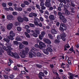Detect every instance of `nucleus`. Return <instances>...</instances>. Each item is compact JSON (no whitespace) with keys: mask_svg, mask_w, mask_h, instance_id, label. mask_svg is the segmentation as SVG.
<instances>
[{"mask_svg":"<svg viewBox=\"0 0 79 79\" xmlns=\"http://www.w3.org/2000/svg\"><path fill=\"white\" fill-rule=\"evenodd\" d=\"M7 50V54L9 56H14L15 58H19V56H18V54L16 53H14L13 52H11V51L13 50L12 48H11V47L9 46H7L6 48Z\"/></svg>","mask_w":79,"mask_h":79,"instance_id":"obj_1","label":"nucleus"},{"mask_svg":"<svg viewBox=\"0 0 79 79\" xmlns=\"http://www.w3.org/2000/svg\"><path fill=\"white\" fill-rule=\"evenodd\" d=\"M25 51L24 50L22 52H20L19 53V55L22 58H24L26 57V55L27 54H28V52H29V50L27 48H25Z\"/></svg>","mask_w":79,"mask_h":79,"instance_id":"obj_2","label":"nucleus"},{"mask_svg":"<svg viewBox=\"0 0 79 79\" xmlns=\"http://www.w3.org/2000/svg\"><path fill=\"white\" fill-rule=\"evenodd\" d=\"M60 29L62 31H64V30L66 31L67 29V27L66 26V25L63 23H61L60 24Z\"/></svg>","mask_w":79,"mask_h":79,"instance_id":"obj_3","label":"nucleus"},{"mask_svg":"<svg viewBox=\"0 0 79 79\" xmlns=\"http://www.w3.org/2000/svg\"><path fill=\"white\" fill-rule=\"evenodd\" d=\"M10 36L9 37V39H10V40H13L14 38L13 37L15 36V33H14V32L12 31H10L9 33Z\"/></svg>","mask_w":79,"mask_h":79,"instance_id":"obj_4","label":"nucleus"},{"mask_svg":"<svg viewBox=\"0 0 79 79\" xmlns=\"http://www.w3.org/2000/svg\"><path fill=\"white\" fill-rule=\"evenodd\" d=\"M39 44L40 45L39 48L41 50L43 48H45L46 47V45L43 42H40L39 43Z\"/></svg>","mask_w":79,"mask_h":79,"instance_id":"obj_5","label":"nucleus"},{"mask_svg":"<svg viewBox=\"0 0 79 79\" xmlns=\"http://www.w3.org/2000/svg\"><path fill=\"white\" fill-rule=\"evenodd\" d=\"M66 36V35L64 33H63L60 35L61 39L63 41H66V38H65Z\"/></svg>","mask_w":79,"mask_h":79,"instance_id":"obj_6","label":"nucleus"},{"mask_svg":"<svg viewBox=\"0 0 79 79\" xmlns=\"http://www.w3.org/2000/svg\"><path fill=\"white\" fill-rule=\"evenodd\" d=\"M34 51H38V49H37L35 48L32 47L31 48V52H33V53H34V57H35L36 56V54H35V52H34Z\"/></svg>","mask_w":79,"mask_h":79,"instance_id":"obj_7","label":"nucleus"},{"mask_svg":"<svg viewBox=\"0 0 79 79\" xmlns=\"http://www.w3.org/2000/svg\"><path fill=\"white\" fill-rule=\"evenodd\" d=\"M46 2L45 3V6L47 7H50V0H46Z\"/></svg>","mask_w":79,"mask_h":79,"instance_id":"obj_8","label":"nucleus"},{"mask_svg":"<svg viewBox=\"0 0 79 79\" xmlns=\"http://www.w3.org/2000/svg\"><path fill=\"white\" fill-rule=\"evenodd\" d=\"M13 23H9L7 27V29L8 30H10L13 27Z\"/></svg>","mask_w":79,"mask_h":79,"instance_id":"obj_9","label":"nucleus"},{"mask_svg":"<svg viewBox=\"0 0 79 79\" xmlns=\"http://www.w3.org/2000/svg\"><path fill=\"white\" fill-rule=\"evenodd\" d=\"M43 52L44 53V54H45L47 55H48L49 53L48 52V50H47V48H46V49H44V48L43 49Z\"/></svg>","mask_w":79,"mask_h":79,"instance_id":"obj_10","label":"nucleus"},{"mask_svg":"<svg viewBox=\"0 0 79 79\" xmlns=\"http://www.w3.org/2000/svg\"><path fill=\"white\" fill-rule=\"evenodd\" d=\"M17 20H18V21L20 23H23V18L20 17H18L17 18Z\"/></svg>","mask_w":79,"mask_h":79,"instance_id":"obj_11","label":"nucleus"},{"mask_svg":"<svg viewBox=\"0 0 79 79\" xmlns=\"http://www.w3.org/2000/svg\"><path fill=\"white\" fill-rule=\"evenodd\" d=\"M7 18L9 20H11L12 19H14L13 16L11 15H7Z\"/></svg>","mask_w":79,"mask_h":79,"instance_id":"obj_12","label":"nucleus"},{"mask_svg":"<svg viewBox=\"0 0 79 79\" xmlns=\"http://www.w3.org/2000/svg\"><path fill=\"white\" fill-rule=\"evenodd\" d=\"M68 74L70 76L69 78L70 79H74L73 78V77H74V74H72V73L68 72Z\"/></svg>","mask_w":79,"mask_h":79,"instance_id":"obj_13","label":"nucleus"},{"mask_svg":"<svg viewBox=\"0 0 79 79\" xmlns=\"http://www.w3.org/2000/svg\"><path fill=\"white\" fill-rule=\"evenodd\" d=\"M34 53L33 52H29L28 55H29V56L30 58H32L33 57V55L34 56Z\"/></svg>","mask_w":79,"mask_h":79,"instance_id":"obj_14","label":"nucleus"},{"mask_svg":"<svg viewBox=\"0 0 79 79\" xmlns=\"http://www.w3.org/2000/svg\"><path fill=\"white\" fill-rule=\"evenodd\" d=\"M9 62L8 63V65L10 66H11V63H13V61L10 59H9Z\"/></svg>","mask_w":79,"mask_h":79,"instance_id":"obj_15","label":"nucleus"},{"mask_svg":"<svg viewBox=\"0 0 79 79\" xmlns=\"http://www.w3.org/2000/svg\"><path fill=\"white\" fill-rule=\"evenodd\" d=\"M49 18L51 20H55V16L53 15H51L49 16Z\"/></svg>","mask_w":79,"mask_h":79,"instance_id":"obj_16","label":"nucleus"},{"mask_svg":"<svg viewBox=\"0 0 79 79\" xmlns=\"http://www.w3.org/2000/svg\"><path fill=\"white\" fill-rule=\"evenodd\" d=\"M51 32L52 34H57V31L56 30L52 29L51 30Z\"/></svg>","mask_w":79,"mask_h":79,"instance_id":"obj_17","label":"nucleus"},{"mask_svg":"<svg viewBox=\"0 0 79 79\" xmlns=\"http://www.w3.org/2000/svg\"><path fill=\"white\" fill-rule=\"evenodd\" d=\"M65 13L67 15H70V12L67 10H65Z\"/></svg>","mask_w":79,"mask_h":79,"instance_id":"obj_18","label":"nucleus"},{"mask_svg":"<svg viewBox=\"0 0 79 79\" xmlns=\"http://www.w3.org/2000/svg\"><path fill=\"white\" fill-rule=\"evenodd\" d=\"M25 47V46H24V45H23L21 43L19 44V48L20 49H22V48H24V47Z\"/></svg>","mask_w":79,"mask_h":79,"instance_id":"obj_19","label":"nucleus"},{"mask_svg":"<svg viewBox=\"0 0 79 79\" xmlns=\"http://www.w3.org/2000/svg\"><path fill=\"white\" fill-rule=\"evenodd\" d=\"M0 28L2 31H3V32H5V27H1Z\"/></svg>","mask_w":79,"mask_h":79,"instance_id":"obj_20","label":"nucleus"},{"mask_svg":"<svg viewBox=\"0 0 79 79\" xmlns=\"http://www.w3.org/2000/svg\"><path fill=\"white\" fill-rule=\"evenodd\" d=\"M47 49L48 50V52H53V49H52L51 48H47Z\"/></svg>","mask_w":79,"mask_h":79,"instance_id":"obj_21","label":"nucleus"},{"mask_svg":"<svg viewBox=\"0 0 79 79\" xmlns=\"http://www.w3.org/2000/svg\"><path fill=\"white\" fill-rule=\"evenodd\" d=\"M25 34L27 37V38H30V35H29L28 33H27L26 32H25Z\"/></svg>","mask_w":79,"mask_h":79,"instance_id":"obj_22","label":"nucleus"},{"mask_svg":"<svg viewBox=\"0 0 79 79\" xmlns=\"http://www.w3.org/2000/svg\"><path fill=\"white\" fill-rule=\"evenodd\" d=\"M36 55L37 56H42V54L40 53V52H37L36 53Z\"/></svg>","mask_w":79,"mask_h":79,"instance_id":"obj_23","label":"nucleus"},{"mask_svg":"<svg viewBox=\"0 0 79 79\" xmlns=\"http://www.w3.org/2000/svg\"><path fill=\"white\" fill-rule=\"evenodd\" d=\"M44 37V36H43L41 35H39V39H40V40H42V39H43V37Z\"/></svg>","mask_w":79,"mask_h":79,"instance_id":"obj_24","label":"nucleus"},{"mask_svg":"<svg viewBox=\"0 0 79 79\" xmlns=\"http://www.w3.org/2000/svg\"><path fill=\"white\" fill-rule=\"evenodd\" d=\"M39 29H37V30H35V32L37 34H38V35L40 34V31H39Z\"/></svg>","mask_w":79,"mask_h":79,"instance_id":"obj_25","label":"nucleus"},{"mask_svg":"<svg viewBox=\"0 0 79 79\" xmlns=\"http://www.w3.org/2000/svg\"><path fill=\"white\" fill-rule=\"evenodd\" d=\"M23 19V20H24L25 21H29V19L27 17H25Z\"/></svg>","mask_w":79,"mask_h":79,"instance_id":"obj_26","label":"nucleus"},{"mask_svg":"<svg viewBox=\"0 0 79 79\" xmlns=\"http://www.w3.org/2000/svg\"><path fill=\"white\" fill-rule=\"evenodd\" d=\"M16 40H18V41H21V39H20L19 37L17 36L16 37Z\"/></svg>","mask_w":79,"mask_h":79,"instance_id":"obj_27","label":"nucleus"},{"mask_svg":"<svg viewBox=\"0 0 79 79\" xmlns=\"http://www.w3.org/2000/svg\"><path fill=\"white\" fill-rule=\"evenodd\" d=\"M60 42V41L59 40H56L54 41V42H55L56 44H58Z\"/></svg>","mask_w":79,"mask_h":79,"instance_id":"obj_28","label":"nucleus"},{"mask_svg":"<svg viewBox=\"0 0 79 79\" xmlns=\"http://www.w3.org/2000/svg\"><path fill=\"white\" fill-rule=\"evenodd\" d=\"M59 6L60 7V8H62V7H63V6H64V5L63 4V3L60 2L59 5Z\"/></svg>","mask_w":79,"mask_h":79,"instance_id":"obj_29","label":"nucleus"},{"mask_svg":"<svg viewBox=\"0 0 79 79\" xmlns=\"http://www.w3.org/2000/svg\"><path fill=\"white\" fill-rule=\"evenodd\" d=\"M17 29L18 31H21V28L20 27H17Z\"/></svg>","mask_w":79,"mask_h":79,"instance_id":"obj_30","label":"nucleus"},{"mask_svg":"<svg viewBox=\"0 0 79 79\" xmlns=\"http://www.w3.org/2000/svg\"><path fill=\"white\" fill-rule=\"evenodd\" d=\"M22 43L24 45H28V44H29L28 42L27 41H23Z\"/></svg>","mask_w":79,"mask_h":79,"instance_id":"obj_31","label":"nucleus"},{"mask_svg":"<svg viewBox=\"0 0 79 79\" xmlns=\"http://www.w3.org/2000/svg\"><path fill=\"white\" fill-rule=\"evenodd\" d=\"M48 39H43V41L44 42L46 43V44L47 43H48L47 42H48Z\"/></svg>","mask_w":79,"mask_h":79,"instance_id":"obj_32","label":"nucleus"},{"mask_svg":"<svg viewBox=\"0 0 79 79\" xmlns=\"http://www.w3.org/2000/svg\"><path fill=\"white\" fill-rule=\"evenodd\" d=\"M31 35H33L35 37H37L38 36L35 33H33L32 34H31Z\"/></svg>","mask_w":79,"mask_h":79,"instance_id":"obj_33","label":"nucleus"},{"mask_svg":"<svg viewBox=\"0 0 79 79\" xmlns=\"http://www.w3.org/2000/svg\"><path fill=\"white\" fill-rule=\"evenodd\" d=\"M4 40H5V42H6L7 43H8L10 42V40H7V39L4 38L3 39Z\"/></svg>","mask_w":79,"mask_h":79,"instance_id":"obj_34","label":"nucleus"},{"mask_svg":"<svg viewBox=\"0 0 79 79\" xmlns=\"http://www.w3.org/2000/svg\"><path fill=\"white\" fill-rule=\"evenodd\" d=\"M45 34V33L44 31H42L41 32V35L43 37H44V35Z\"/></svg>","mask_w":79,"mask_h":79,"instance_id":"obj_35","label":"nucleus"},{"mask_svg":"<svg viewBox=\"0 0 79 79\" xmlns=\"http://www.w3.org/2000/svg\"><path fill=\"white\" fill-rule=\"evenodd\" d=\"M48 36L50 38V39H53V36H52V35H50V34H48Z\"/></svg>","mask_w":79,"mask_h":79,"instance_id":"obj_36","label":"nucleus"},{"mask_svg":"<svg viewBox=\"0 0 79 79\" xmlns=\"http://www.w3.org/2000/svg\"><path fill=\"white\" fill-rule=\"evenodd\" d=\"M59 18L60 19H63L64 18V17L63 15H61V16H60Z\"/></svg>","mask_w":79,"mask_h":79,"instance_id":"obj_37","label":"nucleus"},{"mask_svg":"<svg viewBox=\"0 0 79 79\" xmlns=\"http://www.w3.org/2000/svg\"><path fill=\"white\" fill-rule=\"evenodd\" d=\"M53 73H54V74H56V75H57V76H59L58 73H56V71H55L54 70H53Z\"/></svg>","mask_w":79,"mask_h":79,"instance_id":"obj_38","label":"nucleus"},{"mask_svg":"<svg viewBox=\"0 0 79 79\" xmlns=\"http://www.w3.org/2000/svg\"><path fill=\"white\" fill-rule=\"evenodd\" d=\"M24 3L25 4V5H29V2L27 1H25L24 2Z\"/></svg>","mask_w":79,"mask_h":79,"instance_id":"obj_39","label":"nucleus"},{"mask_svg":"<svg viewBox=\"0 0 79 79\" xmlns=\"http://www.w3.org/2000/svg\"><path fill=\"white\" fill-rule=\"evenodd\" d=\"M29 16L30 18H32V17H33V13H31L29 15Z\"/></svg>","mask_w":79,"mask_h":79,"instance_id":"obj_40","label":"nucleus"},{"mask_svg":"<svg viewBox=\"0 0 79 79\" xmlns=\"http://www.w3.org/2000/svg\"><path fill=\"white\" fill-rule=\"evenodd\" d=\"M12 14L13 15L16 16V15H18V13L16 12H13Z\"/></svg>","mask_w":79,"mask_h":79,"instance_id":"obj_41","label":"nucleus"},{"mask_svg":"<svg viewBox=\"0 0 79 79\" xmlns=\"http://www.w3.org/2000/svg\"><path fill=\"white\" fill-rule=\"evenodd\" d=\"M39 75L41 76H44V74L42 72H40L39 73Z\"/></svg>","mask_w":79,"mask_h":79,"instance_id":"obj_42","label":"nucleus"},{"mask_svg":"<svg viewBox=\"0 0 79 79\" xmlns=\"http://www.w3.org/2000/svg\"><path fill=\"white\" fill-rule=\"evenodd\" d=\"M23 10V9L21 7H19L18 9V11H21Z\"/></svg>","mask_w":79,"mask_h":79,"instance_id":"obj_43","label":"nucleus"},{"mask_svg":"<svg viewBox=\"0 0 79 79\" xmlns=\"http://www.w3.org/2000/svg\"><path fill=\"white\" fill-rule=\"evenodd\" d=\"M2 5L3 7H6V3H3L2 4Z\"/></svg>","mask_w":79,"mask_h":79,"instance_id":"obj_44","label":"nucleus"},{"mask_svg":"<svg viewBox=\"0 0 79 79\" xmlns=\"http://www.w3.org/2000/svg\"><path fill=\"white\" fill-rule=\"evenodd\" d=\"M40 6H44V3L43 2H41L40 3Z\"/></svg>","mask_w":79,"mask_h":79,"instance_id":"obj_45","label":"nucleus"},{"mask_svg":"<svg viewBox=\"0 0 79 79\" xmlns=\"http://www.w3.org/2000/svg\"><path fill=\"white\" fill-rule=\"evenodd\" d=\"M29 27H30L28 25H26L25 27V29H29Z\"/></svg>","mask_w":79,"mask_h":79,"instance_id":"obj_46","label":"nucleus"},{"mask_svg":"<svg viewBox=\"0 0 79 79\" xmlns=\"http://www.w3.org/2000/svg\"><path fill=\"white\" fill-rule=\"evenodd\" d=\"M9 77L10 79H13L14 78V76H13V75L11 74L10 75Z\"/></svg>","mask_w":79,"mask_h":79,"instance_id":"obj_47","label":"nucleus"},{"mask_svg":"<svg viewBox=\"0 0 79 79\" xmlns=\"http://www.w3.org/2000/svg\"><path fill=\"white\" fill-rule=\"evenodd\" d=\"M13 43L14 45H18V42L16 41H14Z\"/></svg>","mask_w":79,"mask_h":79,"instance_id":"obj_48","label":"nucleus"},{"mask_svg":"<svg viewBox=\"0 0 79 79\" xmlns=\"http://www.w3.org/2000/svg\"><path fill=\"white\" fill-rule=\"evenodd\" d=\"M3 77L4 79H7L8 78V76L6 75H4Z\"/></svg>","mask_w":79,"mask_h":79,"instance_id":"obj_49","label":"nucleus"},{"mask_svg":"<svg viewBox=\"0 0 79 79\" xmlns=\"http://www.w3.org/2000/svg\"><path fill=\"white\" fill-rule=\"evenodd\" d=\"M6 71H8V72H10V71H11V70L10 68H7L6 69Z\"/></svg>","mask_w":79,"mask_h":79,"instance_id":"obj_50","label":"nucleus"},{"mask_svg":"<svg viewBox=\"0 0 79 79\" xmlns=\"http://www.w3.org/2000/svg\"><path fill=\"white\" fill-rule=\"evenodd\" d=\"M63 13L61 12H59L58 13V15L59 16H63Z\"/></svg>","mask_w":79,"mask_h":79,"instance_id":"obj_51","label":"nucleus"},{"mask_svg":"<svg viewBox=\"0 0 79 79\" xmlns=\"http://www.w3.org/2000/svg\"><path fill=\"white\" fill-rule=\"evenodd\" d=\"M71 13H74V8H71Z\"/></svg>","mask_w":79,"mask_h":79,"instance_id":"obj_52","label":"nucleus"},{"mask_svg":"<svg viewBox=\"0 0 79 79\" xmlns=\"http://www.w3.org/2000/svg\"><path fill=\"white\" fill-rule=\"evenodd\" d=\"M67 21V20H66V19H64V18L62 20V21L63 23H65Z\"/></svg>","mask_w":79,"mask_h":79,"instance_id":"obj_53","label":"nucleus"},{"mask_svg":"<svg viewBox=\"0 0 79 79\" xmlns=\"http://www.w3.org/2000/svg\"><path fill=\"white\" fill-rule=\"evenodd\" d=\"M65 47H66V48H69L70 47V46H69V44H67L65 46Z\"/></svg>","mask_w":79,"mask_h":79,"instance_id":"obj_54","label":"nucleus"},{"mask_svg":"<svg viewBox=\"0 0 79 79\" xmlns=\"http://www.w3.org/2000/svg\"><path fill=\"white\" fill-rule=\"evenodd\" d=\"M35 47H36V48H39L40 47V46H39V45L38 44H35Z\"/></svg>","mask_w":79,"mask_h":79,"instance_id":"obj_55","label":"nucleus"},{"mask_svg":"<svg viewBox=\"0 0 79 79\" xmlns=\"http://www.w3.org/2000/svg\"><path fill=\"white\" fill-rule=\"evenodd\" d=\"M38 22L36 21H34V23L35 24V25H36L37 26H38L39 25V24Z\"/></svg>","mask_w":79,"mask_h":79,"instance_id":"obj_56","label":"nucleus"},{"mask_svg":"<svg viewBox=\"0 0 79 79\" xmlns=\"http://www.w3.org/2000/svg\"><path fill=\"white\" fill-rule=\"evenodd\" d=\"M14 25L16 26H18L19 25V23H18V22H16L14 23Z\"/></svg>","mask_w":79,"mask_h":79,"instance_id":"obj_57","label":"nucleus"},{"mask_svg":"<svg viewBox=\"0 0 79 79\" xmlns=\"http://www.w3.org/2000/svg\"><path fill=\"white\" fill-rule=\"evenodd\" d=\"M29 26L31 27H34V24L32 23H30L29 24Z\"/></svg>","mask_w":79,"mask_h":79,"instance_id":"obj_58","label":"nucleus"},{"mask_svg":"<svg viewBox=\"0 0 79 79\" xmlns=\"http://www.w3.org/2000/svg\"><path fill=\"white\" fill-rule=\"evenodd\" d=\"M53 7L51 6L49 7V11H52V10H53Z\"/></svg>","mask_w":79,"mask_h":79,"instance_id":"obj_59","label":"nucleus"},{"mask_svg":"<svg viewBox=\"0 0 79 79\" xmlns=\"http://www.w3.org/2000/svg\"><path fill=\"white\" fill-rule=\"evenodd\" d=\"M36 7H37V8H38V9H40V6H39V5L38 4H36Z\"/></svg>","mask_w":79,"mask_h":79,"instance_id":"obj_60","label":"nucleus"},{"mask_svg":"<svg viewBox=\"0 0 79 79\" xmlns=\"http://www.w3.org/2000/svg\"><path fill=\"white\" fill-rule=\"evenodd\" d=\"M2 52V53H3L4 52H3V50L2 49V47H0V52Z\"/></svg>","mask_w":79,"mask_h":79,"instance_id":"obj_61","label":"nucleus"},{"mask_svg":"<svg viewBox=\"0 0 79 79\" xmlns=\"http://www.w3.org/2000/svg\"><path fill=\"white\" fill-rule=\"evenodd\" d=\"M8 5H9V6H11L13 5V4L11 2H9L8 3Z\"/></svg>","mask_w":79,"mask_h":79,"instance_id":"obj_62","label":"nucleus"},{"mask_svg":"<svg viewBox=\"0 0 79 79\" xmlns=\"http://www.w3.org/2000/svg\"><path fill=\"white\" fill-rule=\"evenodd\" d=\"M2 47L3 48V49L4 50H6V47H5L4 46H3V45L2 46Z\"/></svg>","mask_w":79,"mask_h":79,"instance_id":"obj_63","label":"nucleus"},{"mask_svg":"<svg viewBox=\"0 0 79 79\" xmlns=\"http://www.w3.org/2000/svg\"><path fill=\"white\" fill-rule=\"evenodd\" d=\"M36 66L37 68H41L42 67V65L39 64H36Z\"/></svg>","mask_w":79,"mask_h":79,"instance_id":"obj_64","label":"nucleus"}]
</instances>
